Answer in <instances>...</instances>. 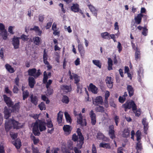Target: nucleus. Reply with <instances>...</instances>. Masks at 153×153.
Masks as SVG:
<instances>
[{"label": "nucleus", "mask_w": 153, "mask_h": 153, "mask_svg": "<svg viewBox=\"0 0 153 153\" xmlns=\"http://www.w3.org/2000/svg\"><path fill=\"white\" fill-rule=\"evenodd\" d=\"M19 108V102L16 103L14 106H12L11 110L5 106L4 108V117L7 120H8L7 119L10 116L11 113L12 112L15 113L18 112Z\"/></svg>", "instance_id": "f257e3e1"}, {"label": "nucleus", "mask_w": 153, "mask_h": 153, "mask_svg": "<svg viewBox=\"0 0 153 153\" xmlns=\"http://www.w3.org/2000/svg\"><path fill=\"white\" fill-rule=\"evenodd\" d=\"M20 124L18 122L12 119L7 120L5 123V128L6 130L8 132L13 126L14 128L19 129L20 128Z\"/></svg>", "instance_id": "f03ea898"}, {"label": "nucleus", "mask_w": 153, "mask_h": 153, "mask_svg": "<svg viewBox=\"0 0 153 153\" xmlns=\"http://www.w3.org/2000/svg\"><path fill=\"white\" fill-rule=\"evenodd\" d=\"M123 106L124 108H128L130 109L132 108V110L135 112L137 109V106L134 102L133 101H131L129 102H126L123 105Z\"/></svg>", "instance_id": "7ed1b4c3"}, {"label": "nucleus", "mask_w": 153, "mask_h": 153, "mask_svg": "<svg viewBox=\"0 0 153 153\" xmlns=\"http://www.w3.org/2000/svg\"><path fill=\"white\" fill-rule=\"evenodd\" d=\"M28 72L29 76H33L35 78L38 77L41 74L40 69H38L36 72V70L35 68L30 69L28 70Z\"/></svg>", "instance_id": "20e7f679"}, {"label": "nucleus", "mask_w": 153, "mask_h": 153, "mask_svg": "<svg viewBox=\"0 0 153 153\" xmlns=\"http://www.w3.org/2000/svg\"><path fill=\"white\" fill-rule=\"evenodd\" d=\"M77 117V122L82 126L86 125V121L85 119L82 120V116L81 113L79 114Z\"/></svg>", "instance_id": "39448f33"}, {"label": "nucleus", "mask_w": 153, "mask_h": 153, "mask_svg": "<svg viewBox=\"0 0 153 153\" xmlns=\"http://www.w3.org/2000/svg\"><path fill=\"white\" fill-rule=\"evenodd\" d=\"M19 39H20V38L14 36L12 39V43L15 49H18L19 48Z\"/></svg>", "instance_id": "423d86ee"}, {"label": "nucleus", "mask_w": 153, "mask_h": 153, "mask_svg": "<svg viewBox=\"0 0 153 153\" xmlns=\"http://www.w3.org/2000/svg\"><path fill=\"white\" fill-rule=\"evenodd\" d=\"M3 97L5 102L9 107H11V108H12V106H14V105H13V102L11 101L9 97H8L5 95H3Z\"/></svg>", "instance_id": "0eeeda50"}, {"label": "nucleus", "mask_w": 153, "mask_h": 153, "mask_svg": "<svg viewBox=\"0 0 153 153\" xmlns=\"http://www.w3.org/2000/svg\"><path fill=\"white\" fill-rule=\"evenodd\" d=\"M105 82L108 87L110 88H112L113 85V79L110 76H107L105 79Z\"/></svg>", "instance_id": "6e6552de"}, {"label": "nucleus", "mask_w": 153, "mask_h": 153, "mask_svg": "<svg viewBox=\"0 0 153 153\" xmlns=\"http://www.w3.org/2000/svg\"><path fill=\"white\" fill-rule=\"evenodd\" d=\"M89 115L91 119V123L93 125H95L96 122V115L95 113L93 110H91L89 113Z\"/></svg>", "instance_id": "1a4fd4ad"}, {"label": "nucleus", "mask_w": 153, "mask_h": 153, "mask_svg": "<svg viewBox=\"0 0 153 153\" xmlns=\"http://www.w3.org/2000/svg\"><path fill=\"white\" fill-rule=\"evenodd\" d=\"M93 104L96 105H102L103 103V100L101 96L97 97L93 100Z\"/></svg>", "instance_id": "9d476101"}, {"label": "nucleus", "mask_w": 153, "mask_h": 153, "mask_svg": "<svg viewBox=\"0 0 153 153\" xmlns=\"http://www.w3.org/2000/svg\"><path fill=\"white\" fill-rule=\"evenodd\" d=\"M39 122V127L40 131H45L46 129L45 126L46 123L39 120H38Z\"/></svg>", "instance_id": "9b49d317"}, {"label": "nucleus", "mask_w": 153, "mask_h": 153, "mask_svg": "<svg viewBox=\"0 0 153 153\" xmlns=\"http://www.w3.org/2000/svg\"><path fill=\"white\" fill-rule=\"evenodd\" d=\"M114 127L113 125L110 126L109 127V134L111 139L115 137L114 131Z\"/></svg>", "instance_id": "f8f14e48"}, {"label": "nucleus", "mask_w": 153, "mask_h": 153, "mask_svg": "<svg viewBox=\"0 0 153 153\" xmlns=\"http://www.w3.org/2000/svg\"><path fill=\"white\" fill-rule=\"evenodd\" d=\"M63 128L64 131L67 134H70L72 129L71 127L69 125H64Z\"/></svg>", "instance_id": "ddd939ff"}, {"label": "nucleus", "mask_w": 153, "mask_h": 153, "mask_svg": "<svg viewBox=\"0 0 153 153\" xmlns=\"http://www.w3.org/2000/svg\"><path fill=\"white\" fill-rule=\"evenodd\" d=\"M90 91L94 94H97L98 92V88L92 83H91L89 85Z\"/></svg>", "instance_id": "4468645a"}, {"label": "nucleus", "mask_w": 153, "mask_h": 153, "mask_svg": "<svg viewBox=\"0 0 153 153\" xmlns=\"http://www.w3.org/2000/svg\"><path fill=\"white\" fill-rule=\"evenodd\" d=\"M28 81L29 86L31 88H33L36 83L34 78L32 77H29L28 78Z\"/></svg>", "instance_id": "2eb2a0df"}, {"label": "nucleus", "mask_w": 153, "mask_h": 153, "mask_svg": "<svg viewBox=\"0 0 153 153\" xmlns=\"http://www.w3.org/2000/svg\"><path fill=\"white\" fill-rule=\"evenodd\" d=\"M12 143L18 149L20 148L21 146L20 140L19 139H17L16 140L13 141Z\"/></svg>", "instance_id": "dca6fc26"}, {"label": "nucleus", "mask_w": 153, "mask_h": 153, "mask_svg": "<svg viewBox=\"0 0 153 153\" xmlns=\"http://www.w3.org/2000/svg\"><path fill=\"white\" fill-rule=\"evenodd\" d=\"M127 90L128 91L129 95L130 97L132 96L134 93V89L132 86L130 85H128L127 87Z\"/></svg>", "instance_id": "f3484780"}, {"label": "nucleus", "mask_w": 153, "mask_h": 153, "mask_svg": "<svg viewBox=\"0 0 153 153\" xmlns=\"http://www.w3.org/2000/svg\"><path fill=\"white\" fill-rule=\"evenodd\" d=\"M143 16V15L142 14L140 13L137 15L136 17L135 18V22L138 24L140 23Z\"/></svg>", "instance_id": "a211bd4d"}, {"label": "nucleus", "mask_w": 153, "mask_h": 153, "mask_svg": "<svg viewBox=\"0 0 153 153\" xmlns=\"http://www.w3.org/2000/svg\"><path fill=\"white\" fill-rule=\"evenodd\" d=\"M63 114L62 112L60 111L58 114L57 117V122L59 124L62 122V119L63 117Z\"/></svg>", "instance_id": "6ab92c4d"}, {"label": "nucleus", "mask_w": 153, "mask_h": 153, "mask_svg": "<svg viewBox=\"0 0 153 153\" xmlns=\"http://www.w3.org/2000/svg\"><path fill=\"white\" fill-rule=\"evenodd\" d=\"M31 102L32 103L36 105L37 104L38 99L36 96H34L32 94L30 96Z\"/></svg>", "instance_id": "aec40b11"}, {"label": "nucleus", "mask_w": 153, "mask_h": 153, "mask_svg": "<svg viewBox=\"0 0 153 153\" xmlns=\"http://www.w3.org/2000/svg\"><path fill=\"white\" fill-rule=\"evenodd\" d=\"M61 88L66 93L70 91L71 90V87L69 86L62 85L61 86Z\"/></svg>", "instance_id": "412c9836"}, {"label": "nucleus", "mask_w": 153, "mask_h": 153, "mask_svg": "<svg viewBox=\"0 0 153 153\" xmlns=\"http://www.w3.org/2000/svg\"><path fill=\"white\" fill-rule=\"evenodd\" d=\"M108 70H112L113 61L110 58H108Z\"/></svg>", "instance_id": "4be33fe9"}, {"label": "nucleus", "mask_w": 153, "mask_h": 153, "mask_svg": "<svg viewBox=\"0 0 153 153\" xmlns=\"http://www.w3.org/2000/svg\"><path fill=\"white\" fill-rule=\"evenodd\" d=\"M0 34L3 39L6 40L7 38V33L6 30L0 31Z\"/></svg>", "instance_id": "5701e85b"}, {"label": "nucleus", "mask_w": 153, "mask_h": 153, "mask_svg": "<svg viewBox=\"0 0 153 153\" xmlns=\"http://www.w3.org/2000/svg\"><path fill=\"white\" fill-rule=\"evenodd\" d=\"M146 118H144L142 120V124L144 126V131H146L148 128V123L146 121Z\"/></svg>", "instance_id": "b1692460"}, {"label": "nucleus", "mask_w": 153, "mask_h": 153, "mask_svg": "<svg viewBox=\"0 0 153 153\" xmlns=\"http://www.w3.org/2000/svg\"><path fill=\"white\" fill-rule=\"evenodd\" d=\"M65 116L66 120V121L68 123H70L71 122L72 120L68 112L65 111L64 113Z\"/></svg>", "instance_id": "393cba45"}, {"label": "nucleus", "mask_w": 153, "mask_h": 153, "mask_svg": "<svg viewBox=\"0 0 153 153\" xmlns=\"http://www.w3.org/2000/svg\"><path fill=\"white\" fill-rule=\"evenodd\" d=\"M71 10L75 12H76L79 11V5L77 4H73L71 7Z\"/></svg>", "instance_id": "a878e982"}, {"label": "nucleus", "mask_w": 153, "mask_h": 153, "mask_svg": "<svg viewBox=\"0 0 153 153\" xmlns=\"http://www.w3.org/2000/svg\"><path fill=\"white\" fill-rule=\"evenodd\" d=\"M101 36L103 39H110V38L109 34L107 32L102 33H101Z\"/></svg>", "instance_id": "bb28decb"}, {"label": "nucleus", "mask_w": 153, "mask_h": 153, "mask_svg": "<svg viewBox=\"0 0 153 153\" xmlns=\"http://www.w3.org/2000/svg\"><path fill=\"white\" fill-rule=\"evenodd\" d=\"M88 7L89 9L90 10V11L92 12L93 13H94L96 14V16H97V10L91 4H89L88 5Z\"/></svg>", "instance_id": "cd10ccee"}, {"label": "nucleus", "mask_w": 153, "mask_h": 153, "mask_svg": "<svg viewBox=\"0 0 153 153\" xmlns=\"http://www.w3.org/2000/svg\"><path fill=\"white\" fill-rule=\"evenodd\" d=\"M22 90L23 91V99L25 100L29 96V93L27 91H24L23 87L22 88Z\"/></svg>", "instance_id": "c85d7f7f"}, {"label": "nucleus", "mask_w": 153, "mask_h": 153, "mask_svg": "<svg viewBox=\"0 0 153 153\" xmlns=\"http://www.w3.org/2000/svg\"><path fill=\"white\" fill-rule=\"evenodd\" d=\"M6 68L7 70L10 73H13L14 72V70L13 68L9 64H6L5 65Z\"/></svg>", "instance_id": "c756f323"}, {"label": "nucleus", "mask_w": 153, "mask_h": 153, "mask_svg": "<svg viewBox=\"0 0 153 153\" xmlns=\"http://www.w3.org/2000/svg\"><path fill=\"white\" fill-rule=\"evenodd\" d=\"M93 63L96 65L99 68H101V63L100 61L98 60H93L92 61Z\"/></svg>", "instance_id": "7c9ffc66"}, {"label": "nucleus", "mask_w": 153, "mask_h": 153, "mask_svg": "<svg viewBox=\"0 0 153 153\" xmlns=\"http://www.w3.org/2000/svg\"><path fill=\"white\" fill-rule=\"evenodd\" d=\"M129 131L127 129H124L123 134V136L124 137H128L129 136Z\"/></svg>", "instance_id": "2f4dec72"}, {"label": "nucleus", "mask_w": 153, "mask_h": 153, "mask_svg": "<svg viewBox=\"0 0 153 153\" xmlns=\"http://www.w3.org/2000/svg\"><path fill=\"white\" fill-rule=\"evenodd\" d=\"M73 77L75 81V83L76 84L79 83L78 82L79 81V76L76 74L72 73Z\"/></svg>", "instance_id": "473e14b6"}, {"label": "nucleus", "mask_w": 153, "mask_h": 153, "mask_svg": "<svg viewBox=\"0 0 153 153\" xmlns=\"http://www.w3.org/2000/svg\"><path fill=\"white\" fill-rule=\"evenodd\" d=\"M30 30H33L36 31L37 33H38V34L39 35H40L42 33L41 31L39 29V27H38L37 26H35L33 28H30Z\"/></svg>", "instance_id": "72a5a7b5"}, {"label": "nucleus", "mask_w": 153, "mask_h": 153, "mask_svg": "<svg viewBox=\"0 0 153 153\" xmlns=\"http://www.w3.org/2000/svg\"><path fill=\"white\" fill-rule=\"evenodd\" d=\"M38 120L34 124L33 130H38L39 129V122Z\"/></svg>", "instance_id": "f704fd0d"}, {"label": "nucleus", "mask_w": 153, "mask_h": 153, "mask_svg": "<svg viewBox=\"0 0 153 153\" xmlns=\"http://www.w3.org/2000/svg\"><path fill=\"white\" fill-rule=\"evenodd\" d=\"M100 147H103L106 148H110V147L108 143H100Z\"/></svg>", "instance_id": "c9c22d12"}, {"label": "nucleus", "mask_w": 153, "mask_h": 153, "mask_svg": "<svg viewBox=\"0 0 153 153\" xmlns=\"http://www.w3.org/2000/svg\"><path fill=\"white\" fill-rule=\"evenodd\" d=\"M95 110L97 112H103L104 111V107L100 106L96 107Z\"/></svg>", "instance_id": "e433bc0d"}, {"label": "nucleus", "mask_w": 153, "mask_h": 153, "mask_svg": "<svg viewBox=\"0 0 153 153\" xmlns=\"http://www.w3.org/2000/svg\"><path fill=\"white\" fill-rule=\"evenodd\" d=\"M62 101L64 103H68L69 101L68 97L66 96H63L62 99Z\"/></svg>", "instance_id": "4c0bfd02"}, {"label": "nucleus", "mask_w": 153, "mask_h": 153, "mask_svg": "<svg viewBox=\"0 0 153 153\" xmlns=\"http://www.w3.org/2000/svg\"><path fill=\"white\" fill-rule=\"evenodd\" d=\"M141 132L139 130L137 131L136 134L137 141H139L141 139Z\"/></svg>", "instance_id": "58836bf2"}, {"label": "nucleus", "mask_w": 153, "mask_h": 153, "mask_svg": "<svg viewBox=\"0 0 153 153\" xmlns=\"http://www.w3.org/2000/svg\"><path fill=\"white\" fill-rule=\"evenodd\" d=\"M33 40L34 43L36 45L39 44L40 42V38L39 37H37L34 38Z\"/></svg>", "instance_id": "ea45409f"}, {"label": "nucleus", "mask_w": 153, "mask_h": 153, "mask_svg": "<svg viewBox=\"0 0 153 153\" xmlns=\"http://www.w3.org/2000/svg\"><path fill=\"white\" fill-rule=\"evenodd\" d=\"M138 142L137 144L136 149L137 151H140L142 149L141 144L140 141H138Z\"/></svg>", "instance_id": "a19ab883"}, {"label": "nucleus", "mask_w": 153, "mask_h": 153, "mask_svg": "<svg viewBox=\"0 0 153 153\" xmlns=\"http://www.w3.org/2000/svg\"><path fill=\"white\" fill-rule=\"evenodd\" d=\"M30 137L32 140H33L34 144H36L38 143L39 140L38 139H36L35 137L33 136L32 134L31 135Z\"/></svg>", "instance_id": "79ce46f5"}, {"label": "nucleus", "mask_w": 153, "mask_h": 153, "mask_svg": "<svg viewBox=\"0 0 153 153\" xmlns=\"http://www.w3.org/2000/svg\"><path fill=\"white\" fill-rule=\"evenodd\" d=\"M48 78V77L47 73L45 71L44 73V78L43 79V82L44 83H45L47 82Z\"/></svg>", "instance_id": "37998d69"}, {"label": "nucleus", "mask_w": 153, "mask_h": 153, "mask_svg": "<svg viewBox=\"0 0 153 153\" xmlns=\"http://www.w3.org/2000/svg\"><path fill=\"white\" fill-rule=\"evenodd\" d=\"M47 88L48 93L47 94H46V95L48 96L52 94H53V89L49 87Z\"/></svg>", "instance_id": "c03bdc74"}, {"label": "nucleus", "mask_w": 153, "mask_h": 153, "mask_svg": "<svg viewBox=\"0 0 153 153\" xmlns=\"http://www.w3.org/2000/svg\"><path fill=\"white\" fill-rule=\"evenodd\" d=\"M39 108L41 110L45 109V105L44 103L43 102H42L39 105Z\"/></svg>", "instance_id": "a18cd8bd"}, {"label": "nucleus", "mask_w": 153, "mask_h": 153, "mask_svg": "<svg viewBox=\"0 0 153 153\" xmlns=\"http://www.w3.org/2000/svg\"><path fill=\"white\" fill-rule=\"evenodd\" d=\"M47 126L48 128H53V125L51 120L47 121Z\"/></svg>", "instance_id": "49530a36"}, {"label": "nucleus", "mask_w": 153, "mask_h": 153, "mask_svg": "<svg viewBox=\"0 0 153 153\" xmlns=\"http://www.w3.org/2000/svg\"><path fill=\"white\" fill-rule=\"evenodd\" d=\"M76 84L77 87V92L78 93H82L81 86H80V84L79 83Z\"/></svg>", "instance_id": "de8ad7c7"}, {"label": "nucleus", "mask_w": 153, "mask_h": 153, "mask_svg": "<svg viewBox=\"0 0 153 153\" xmlns=\"http://www.w3.org/2000/svg\"><path fill=\"white\" fill-rule=\"evenodd\" d=\"M136 49L137 50H136L135 52V58L136 59H137L140 57V53L139 51H138L137 50V48Z\"/></svg>", "instance_id": "09e8293b"}, {"label": "nucleus", "mask_w": 153, "mask_h": 153, "mask_svg": "<svg viewBox=\"0 0 153 153\" xmlns=\"http://www.w3.org/2000/svg\"><path fill=\"white\" fill-rule=\"evenodd\" d=\"M97 137L100 140L102 139L104 137V135L101 133L99 132L97 134Z\"/></svg>", "instance_id": "8fccbe9b"}, {"label": "nucleus", "mask_w": 153, "mask_h": 153, "mask_svg": "<svg viewBox=\"0 0 153 153\" xmlns=\"http://www.w3.org/2000/svg\"><path fill=\"white\" fill-rule=\"evenodd\" d=\"M114 121L116 123V125L117 126H118V122L120 121L119 117L117 116H115L114 118Z\"/></svg>", "instance_id": "3c124183"}, {"label": "nucleus", "mask_w": 153, "mask_h": 153, "mask_svg": "<svg viewBox=\"0 0 153 153\" xmlns=\"http://www.w3.org/2000/svg\"><path fill=\"white\" fill-rule=\"evenodd\" d=\"M20 39H22L24 41H27L28 40V38L27 37V36L24 35L23 34L22 36H21Z\"/></svg>", "instance_id": "603ef678"}, {"label": "nucleus", "mask_w": 153, "mask_h": 153, "mask_svg": "<svg viewBox=\"0 0 153 153\" xmlns=\"http://www.w3.org/2000/svg\"><path fill=\"white\" fill-rule=\"evenodd\" d=\"M47 57H48V56H47V53H44L43 58V61H44V63L47 62V59H48Z\"/></svg>", "instance_id": "864d4df0"}, {"label": "nucleus", "mask_w": 153, "mask_h": 153, "mask_svg": "<svg viewBox=\"0 0 153 153\" xmlns=\"http://www.w3.org/2000/svg\"><path fill=\"white\" fill-rule=\"evenodd\" d=\"M126 98L123 97H120L119 98V102L121 103H123L125 100Z\"/></svg>", "instance_id": "5fc2aeb1"}, {"label": "nucleus", "mask_w": 153, "mask_h": 153, "mask_svg": "<svg viewBox=\"0 0 153 153\" xmlns=\"http://www.w3.org/2000/svg\"><path fill=\"white\" fill-rule=\"evenodd\" d=\"M32 149L33 153H40L37 148H35L33 147Z\"/></svg>", "instance_id": "6e6d98bb"}, {"label": "nucleus", "mask_w": 153, "mask_h": 153, "mask_svg": "<svg viewBox=\"0 0 153 153\" xmlns=\"http://www.w3.org/2000/svg\"><path fill=\"white\" fill-rule=\"evenodd\" d=\"M10 135L11 138L13 139H15L17 137V134H13V133H10Z\"/></svg>", "instance_id": "4d7b16f0"}, {"label": "nucleus", "mask_w": 153, "mask_h": 153, "mask_svg": "<svg viewBox=\"0 0 153 153\" xmlns=\"http://www.w3.org/2000/svg\"><path fill=\"white\" fill-rule=\"evenodd\" d=\"M118 45L117 46V48L118 49V51L119 52H120L122 50V47L121 43L119 42H118Z\"/></svg>", "instance_id": "13d9d810"}, {"label": "nucleus", "mask_w": 153, "mask_h": 153, "mask_svg": "<svg viewBox=\"0 0 153 153\" xmlns=\"http://www.w3.org/2000/svg\"><path fill=\"white\" fill-rule=\"evenodd\" d=\"M33 131L34 134L35 135L39 136L40 134L39 129H38V130H33Z\"/></svg>", "instance_id": "bf43d9fd"}, {"label": "nucleus", "mask_w": 153, "mask_h": 153, "mask_svg": "<svg viewBox=\"0 0 153 153\" xmlns=\"http://www.w3.org/2000/svg\"><path fill=\"white\" fill-rule=\"evenodd\" d=\"M59 150L58 148L53 149L51 150V153H58V151Z\"/></svg>", "instance_id": "052dcab7"}, {"label": "nucleus", "mask_w": 153, "mask_h": 153, "mask_svg": "<svg viewBox=\"0 0 153 153\" xmlns=\"http://www.w3.org/2000/svg\"><path fill=\"white\" fill-rule=\"evenodd\" d=\"M78 135L79 136V138L80 140L82 141H83L84 140V139L81 132H78Z\"/></svg>", "instance_id": "680f3d73"}, {"label": "nucleus", "mask_w": 153, "mask_h": 153, "mask_svg": "<svg viewBox=\"0 0 153 153\" xmlns=\"http://www.w3.org/2000/svg\"><path fill=\"white\" fill-rule=\"evenodd\" d=\"M110 104L111 106L114 107V108H116V105L113 100H111V101H110Z\"/></svg>", "instance_id": "e2e57ef3"}, {"label": "nucleus", "mask_w": 153, "mask_h": 153, "mask_svg": "<svg viewBox=\"0 0 153 153\" xmlns=\"http://www.w3.org/2000/svg\"><path fill=\"white\" fill-rule=\"evenodd\" d=\"M147 31V29L146 28H143V31L142 32V34L144 36H146V33Z\"/></svg>", "instance_id": "0e129e2a"}, {"label": "nucleus", "mask_w": 153, "mask_h": 153, "mask_svg": "<svg viewBox=\"0 0 153 153\" xmlns=\"http://www.w3.org/2000/svg\"><path fill=\"white\" fill-rule=\"evenodd\" d=\"M4 147L2 145H0V153H4Z\"/></svg>", "instance_id": "69168bd1"}, {"label": "nucleus", "mask_w": 153, "mask_h": 153, "mask_svg": "<svg viewBox=\"0 0 153 153\" xmlns=\"http://www.w3.org/2000/svg\"><path fill=\"white\" fill-rule=\"evenodd\" d=\"M72 139L74 141H76L78 139V136L75 134H74L73 135Z\"/></svg>", "instance_id": "338daca9"}, {"label": "nucleus", "mask_w": 153, "mask_h": 153, "mask_svg": "<svg viewBox=\"0 0 153 153\" xmlns=\"http://www.w3.org/2000/svg\"><path fill=\"white\" fill-rule=\"evenodd\" d=\"M13 91L14 93H17L18 91V89L17 87L16 86H14L13 89Z\"/></svg>", "instance_id": "774afa93"}]
</instances>
